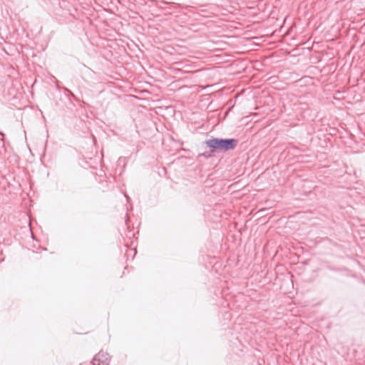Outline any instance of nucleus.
Returning a JSON list of instances; mask_svg holds the SVG:
<instances>
[{
    "mask_svg": "<svg viewBox=\"0 0 365 365\" xmlns=\"http://www.w3.org/2000/svg\"><path fill=\"white\" fill-rule=\"evenodd\" d=\"M63 89H64L66 91H67L69 94H71V96H74V95L73 94V93H72L71 91H69L68 89H67L66 88H64Z\"/></svg>",
    "mask_w": 365,
    "mask_h": 365,
    "instance_id": "7ed1b4c3",
    "label": "nucleus"
},
{
    "mask_svg": "<svg viewBox=\"0 0 365 365\" xmlns=\"http://www.w3.org/2000/svg\"><path fill=\"white\" fill-rule=\"evenodd\" d=\"M236 139L211 138L205 141V144L213 150H230L235 148L237 144Z\"/></svg>",
    "mask_w": 365,
    "mask_h": 365,
    "instance_id": "f257e3e1",
    "label": "nucleus"
},
{
    "mask_svg": "<svg viewBox=\"0 0 365 365\" xmlns=\"http://www.w3.org/2000/svg\"><path fill=\"white\" fill-rule=\"evenodd\" d=\"M93 361L94 365H96L97 361L98 362V365H101V364H102V365H108L110 361V356L108 354L100 351L95 356Z\"/></svg>",
    "mask_w": 365,
    "mask_h": 365,
    "instance_id": "f03ea898",
    "label": "nucleus"
},
{
    "mask_svg": "<svg viewBox=\"0 0 365 365\" xmlns=\"http://www.w3.org/2000/svg\"><path fill=\"white\" fill-rule=\"evenodd\" d=\"M4 134L1 132H0V139L1 140H4Z\"/></svg>",
    "mask_w": 365,
    "mask_h": 365,
    "instance_id": "20e7f679",
    "label": "nucleus"
}]
</instances>
